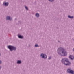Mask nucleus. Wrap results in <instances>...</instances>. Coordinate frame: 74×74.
I'll return each mask as SVG.
<instances>
[{
    "mask_svg": "<svg viewBox=\"0 0 74 74\" xmlns=\"http://www.w3.org/2000/svg\"><path fill=\"white\" fill-rule=\"evenodd\" d=\"M57 53L61 56H66L67 55V52L63 47L58 48L57 50Z\"/></svg>",
    "mask_w": 74,
    "mask_h": 74,
    "instance_id": "f257e3e1",
    "label": "nucleus"
},
{
    "mask_svg": "<svg viewBox=\"0 0 74 74\" xmlns=\"http://www.w3.org/2000/svg\"><path fill=\"white\" fill-rule=\"evenodd\" d=\"M7 48L9 49L10 51H11V52H13V51H15L16 50V47L13 46H11V45L8 46H7Z\"/></svg>",
    "mask_w": 74,
    "mask_h": 74,
    "instance_id": "f03ea898",
    "label": "nucleus"
},
{
    "mask_svg": "<svg viewBox=\"0 0 74 74\" xmlns=\"http://www.w3.org/2000/svg\"><path fill=\"white\" fill-rule=\"evenodd\" d=\"M40 56L41 58L44 59H46L47 58V55L43 53H41L40 54Z\"/></svg>",
    "mask_w": 74,
    "mask_h": 74,
    "instance_id": "7ed1b4c3",
    "label": "nucleus"
},
{
    "mask_svg": "<svg viewBox=\"0 0 74 74\" xmlns=\"http://www.w3.org/2000/svg\"><path fill=\"white\" fill-rule=\"evenodd\" d=\"M68 73L71 74H74V70H72L71 69L69 68L67 70Z\"/></svg>",
    "mask_w": 74,
    "mask_h": 74,
    "instance_id": "20e7f679",
    "label": "nucleus"
},
{
    "mask_svg": "<svg viewBox=\"0 0 74 74\" xmlns=\"http://www.w3.org/2000/svg\"><path fill=\"white\" fill-rule=\"evenodd\" d=\"M68 59L65 58H62V59L61 60V62L63 63V64H66V62L67 60Z\"/></svg>",
    "mask_w": 74,
    "mask_h": 74,
    "instance_id": "39448f33",
    "label": "nucleus"
},
{
    "mask_svg": "<svg viewBox=\"0 0 74 74\" xmlns=\"http://www.w3.org/2000/svg\"><path fill=\"white\" fill-rule=\"evenodd\" d=\"M64 65H65V66H70V65H71V63L69 61L68 59L67 60Z\"/></svg>",
    "mask_w": 74,
    "mask_h": 74,
    "instance_id": "423d86ee",
    "label": "nucleus"
},
{
    "mask_svg": "<svg viewBox=\"0 0 74 74\" xmlns=\"http://www.w3.org/2000/svg\"><path fill=\"white\" fill-rule=\"evenodd\" d=\"M17 36L19 38H20V39H23L24 38L23 36L21 34H18L17 35Z\"/></svg>",
    "mask_w": 74,
    "mask_h": 74,
    "instance_id": "0eeeda50",
    "label": "nucleus"
},
{
    "mask_svg": "<svg viewBox=\"0 0 74 74\" xmlns=\"http://www.w3.org/2000/svg\"><path fill=\"white\" fill-rule=\"evenodd\" d=\"M3 5L5 6L6 7H7L8 6V5H9V3L8 2H4L3 3Z\"/></svg>",
    "mask_w": 74,
    "mask_h": 74,
    "instance_id": "6e6552de",
    "label": "nucleus"
},
{
    "mask_svg": "<svg viewBox=\"0 0 74 74\" xmlns=\"http://www.w3.org/2000/svg\"><path fill=\"white\" fill-rule=\"evenodd\" d=\"M6 19L8 21H11L12 18L10 16H8L6 17Z\"/></svg>",
    "mask_w": 74,
    "mask_h": 74,
    "instance_id": "1a4fd4ad",
    "label": "nucleus"
},
{
    "mask_svg": "<svg viewBox=\"0 0 74 74\" xmlns=\"http://www.w3.org/2000/svg\"><path fill=\"white\" fill-rule=\"evenodd\" d=\"M22 61L20 60H18L17 61V64H22Z\"/></svg>",
    "mask_w": 74,
    "mask_h": 74,
    "instance_id": "9d476101",
    "label": "nucleus"
},
{
    "mask_svg": "<svg viewBox=\"0 0 74 74\" xmlns=\"http://www.w3.org/2000/svg\"><path fill=\"white\" fill-rule=\"evenodd\" d=\"M69 58L70 59H71V60H74V57L73 56L70 55L69 56Z\"/></svg>",
    "mask_w": 74,
    "mask_h": 74,
    "instance_id": "9b49d317",
    "label": "nucleus"
},
{
    "mask_svg": "<svg viewBox=\"0 0 74 74\" xmlns=\"http://www.w3.org/2000/svg\"><path fill=\"white\" fill-rule=\"evenodd\" d=\"M68 17L69 19H74V16H71L70 15H68Z\"/></svg>",
    "mask_w": 74,
    "mask_h": 74,
    "instance_id": "f8f14e48",
    "label": "nucleus"
},
{
    "mask_svg": "<svg viewBox=\"0 0 74 74\" xmlns=\"http://www.w3.org/2000/svg\"><path fill=\"white\" fill-rule=\"evenodd\" d=\"M35 16L36 17H37V18H38L39 16H40V14L39 13H36V14Z\"/></svg>",
    "mask_w": 74,
    "mask_h": 74,
    "instance_id": "ddd939ff",
    "label": "nucleus"
},
{
    "mask_svg": "<svg viewBox=\"0 0 74 74\" xmlns=\"http://www.w3.org/2000/svg\"><path fill=\"white\" fill-rule=\"evenodd\" d=\"M34 47L36 48H37V47H39V46L37 44H36L34 46Z\"/></svg>",
    "mask_w": 74,
    "mask_h": 74,
    "instance_id": "4468645a",
    "label": "nucleus"
},
{
    "mask_svg": "<svg viewBox=\"0 0 74 74\" xmlns=\"http://www.w3.org/2000/svg\"><path fill=\"white\" fill-rule=\"evenodd\" d=\"M49 1L51 2V3H52V2H53L55 0H48Z\"/></svg>",
    "mask_w": 74,
    "mask_h": 74,
    "instance_id": "2eb2a0df",
    "label": "nucleus"
},
{
    "mask_svg": "<svg viewBox=\"0 0 74 74\" xmlns=\"http://www.w3.org/2000/svg\"><path fill=\"white\" fill-rule=\"evenodd\" d=\"M51 58H51V57L50 56V57H49L48 59L49 60H50L51 59Z\"/></svg>",
    "mask_w": 74,
    "mask_h": 74,
    "instance_id": "dca6fc26",
    "label": "nucleus"
},
{
    "mask_svg": "<svg viewBox=\"0 0 74 74\" xmlns=\"http://www.w3.org/2000/svg\"><path fill=\"white\" fill-rule=\"evenodd\" d=\"M25 7L26 10H28V8H27V7L26 6H25Z\"/></svg>",
    "mask_w": 74,
    "mask_h": 74,
    "instance_id": "f3484780",
    "label": "nucleus"
},
{
    "mask_svg": "<svg viewBox=\"0 0 74 74\" xmlns=\"http://www.w3.org/2000/svg\"><path fill=\"white\" fill-rule=\"evenodd\" d=\"M2 64V61L0 60V64Z\"/></svg>",
    "mask_w": 74,
    "mask_h": 74,
    "instance_id": "a211bd4d",
    "label": "nucleus"
},
{
    "mask_svg": "<svg viewBox=\"0 0 74 74\" xmlns=\"http://www.w3.org/2000/svg\"><path fill=\"white\" fill-rule=\"evenodd\" d=\"M1 68H2V67H1V66L0 65V70H1Z\"/></svg>",
    "mask_w": 74,
    "mask_h": 74,
    "instance_id": "6ab92c4d",
    "label": "nucleus"
},
{
    "mask_svg": "<svg viewBox=\"0 0 74 74\" xmlns=\"http://www.w3.org/2000/svg\"><path fill=\"white\" fill-rule=\"evenodd\" d=\"M19 24H20L21 23V21H19Z\"/></svg>",
    "mask_w": 74,
    "mask_h": 74,
    "instance_id": "aec40b11",
    "label": "nucleus"
},
{
    "mask_svg": "<svg viewBox=\"0 0 74 74\" xmlns=\"http://www.w3.org/2000/svg\"><path fill=\"white\" fill-rule=\"evenodd\" d=\"M1 55V53H0V56Z\"/></svg>",
    "mask_w": 74,
    "mask_h": 74,
    "instance_id": "412c9836",
    "label": "nucleus"
}]
</instances>
